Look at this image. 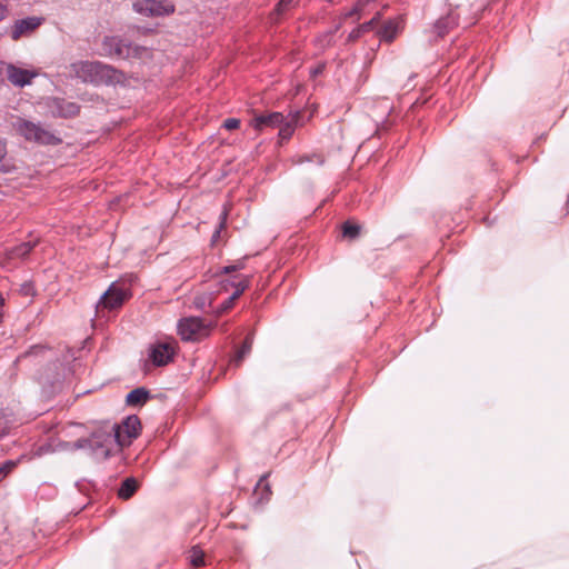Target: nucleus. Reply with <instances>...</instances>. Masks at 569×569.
<instances>
[{"label":"nucleus","instance_id":"nucleus-17","mask_svg":"<svg viewBox=\"0 0 569 569\" xmlns=\"http://www.w3.org/2000/svg\"><path fill=\"white\" fill-rule=\"evenodd\" d=\"M137 488V480L134 478H127L122 481L118 490V497L127 500L136 492Z\"/></svg>","mask_w":569,"mask_h":569},{"label":"nucleus","instance_id":"nucleus-1","mask_svg":"<svg viewBox=\"0 0 569 569\" xmlns=\"http://www.w3.org/2000/svg\"><path fill=\"white\" fill-rule=\"evenodd\" d=\"M70 72L83 82L113 83L120 81L121 73L113 67L99 61H78L70 64Z\"/></svg>","mask_w":569,"mask_h":569},{"label":"nucleus","instance_id":"nucleus-18","mask_svg":"<svg viewBox=\"0 0 569 569\" xmlns=\"http://www.w3.org/2000/svg\"><path fill=\"white\" fill-rule=\"evenodd\" d=\"M252 343H253V336H252L251 333H249V335L246 337V339H244V341H243V343H242L241 348L238 350V352H237V355H236V357H234V359H233V363H234L237 367L241 363V361L243 360V358H244L247 355H249V353H250L251 348H252Z\"/></svg>","mask_w":569,"mask_h":569},{"label":"nucleus","instance_id":"nucleus-24","mask_svg":"<svg viewBox=\"0 0 569 569\" xmlns=\"http://www.w3.org/2000/svg\"><path fill=\"white\" fill-rule=\"evenodd\" d=\"M342 230H343V236L349 237V238H356L360 233V227L358 224H352L349 222H346L343 224Z\"/></svg>","mask_w":569,"mask_h":569},{"label":"nucleus","instance_id":"nucleus-21","mask_svg":"<svg viewBox=\"0 0 569 569\" xmlns=\"http://www.w3.org/2000/svg\"><path fill=\"white\" fill-rule=\"evenodd\" d=\"M244 268V261L243 259L241 260H238L237 262L232 263V264H229V266H226V267H222L220 268L216 274H227V273H231V272H234V271H238V270H241Z\"/></svg>","mask_w":569,"mask_h":569},{"label":"nucleus","instance_id":"nucleus-4","mask_svg":"<svg viewBox=\"0 0 569 569\" xmlns=\"http://www.w3.org/2000/svg\"><path fill=\"white\" fill-rule=\"evenodd\" d=\"M13 127L17 132L28 141L51 146H56L61 142L59 137L42 127L40 123H34L32 121L19 118L13 123Z\"/></svg>","mask_w":569,"mask_h":569},{"label":"nucleus","instance_id":"nucleus-13","mask_svg":"<svg viewBox=\"0 0 569 569\" xmlns=\"http://www.w3.org/2000/svg\"><path fill=\"white\" fill-rule=\"evenodd\" d=\"M456 26H458V16L453 12H450L446 17H441L435 22L433 32L438 37H443Z\"/></svg>","mask_w":569,"mask_h":569},{"label":"nucleus","instance_id":"nucleus-14","mask_svg":"<svg viewBox=\"0 0 569 569\" xmlns=\"http://www.w3.org/2000/svg\"><path fill=\"white\" fill-rule=\"evenodd\" d=\"M38 243V240H29L26 242H22L13 248H11L8 252L10 259L16 258H24L29 254V252L36 247Z\"/></svg>","mask_w":569,"mask_h":569},{"label":"nucleus","instance_id":"nucleus-7","mask_svg":"<svg viewBox=\"0 0 569 569\" xmlns=\"http://www.w3.org/2000/svg\"><path fill=\"white\" fill-rule=\"evenodd\" d=\"M132 7L137 13L146 17H161L174 12V6L166 0H137Z\"/></svg>","mask_w":569,"mask_h":569},{"label":"nucleus","instance_id":"nucleus-31","mask_svg":"<svg viewBox=\"0 0 569 569\" xmlns=\"http://www.w3.org/2000/svg\"><path fill=\"white\" fill-rule=\"evenodd\" d=\"M240 126V120L237 118H228L223 121L222 127L227 130L238 129Z\"/></svg>","mask_w":569,"mask_h":569},{"label":"nucleus","instance_id":"nucleus-10","mask_svg":"<svg viewBox=\"0 0 569 569\" xmlns=\"http://www.w3.org/2000/svg\"><path fill=\"white\" fill-rule=\"evenodd\" d=\"M128 289L118 283L113 282L109 289L100 297L97 308L100 309H117L122 306V303L128 298Z\"/></svg>","mask_w":569,"mask_h":569},{"label":"nucleus","instance_id":"nucleus-3","mask_svg":"<svg viewBox=\"0 0 569 569\" xmlns=\"http://www.w3.org/2000/svg\"><path fill=\"white\" fill-rule=\"evenodd\" d=\"M119 436L110 430L97 431L89 439L78 440L77 448L89 447L98 460L108 459L114 451L120 450Z\"/></svg>","mask_w":569,"mask_h":569},{"label":"nucleus","instance_id":"nucleus-38","mask_svg":"<svg viewBox=\"0 0 569 569\" xmlns=\"http://www.w3.org/2000/svg\"><path fill=\"white\" fill-rule=\"evenodd\" d=\"M305 161H312V158L310 156H300L296 160H293V162L297 164H300Z\"/></svg>","mask_w":569,"mask_h":569},{"label":"nucleus","instance_id":"nucleus-22","mask_svg":"<svg viewBox=\"0 0 569 569\" xmlns=\"http://www.w3.org/2000/svg\"><path fill=\"white\" fill-rule=\"evenodd\" d=\"M11 428V420L7 413L0 411V439L8 435Z\"/></svg>","mask_w":569,"mask_h":569},{"label":"nucleus","instance_id":"nucleus-32","mask_svg":"<svg viewBox=\"0 0 569 569\" xmlns=\"http://www.w3.org/2000/svg\"><path fill=\"white\" fill-rule=\"evenodd\" d=\"M363 33L365 32L359 27H357L348 34L347 41L353 42L358 40Z\"/></svg>","mask_w":569,"mask_h":569},{"label":"nucleus","instance_id":"nucleus-30","mask_svg":"<svg viewBox=\"0 0 569 569\" xmlns=\"http://www.w3.org/2000/svg\"><path fill=\"white\" fill-rule=\"evenodd\" d=\"M295 0H279L277 7H276V12L278 14H281L283 13L286 10H288L292 3H293Z\"/></svg>","mask_w":569,"mask_h":569},{"label":"nucleus","instance_id":"nucleus-6","mask_svg":"<svg viewBox=\"0 0 569 569\" xmlns=\"http://www.w3.org/2000/svg\"><path fill=\"white\" fill-rule=\"evenodd\" d=\"M104 53L111 58L127 59L138 54V47H133L130 42L119 37H106L102 42Z\"/></svg>","mask_w":569,"mask_h":569},{"label":"nucleus","instance_id":"nucleus-40","mask_svg":"<svg viewBox=\"0 0 569 569\" xmlns=\"http://www.w3.org/2000/svg\"><path fill=\"white\" fill-rule=\"evenodd\" d=\"M68 111H69V114H76V113H78V107L73 103H69Z\"/></svg>","mask_w":569,"mask_h":569},{"label":"nucleus","instance_id":"nucleus-2","mask_svg":"<svg viewBox=\"0 0 569 569\" xmlns=\"http://www.w3.org/2000/svg\"><path fill=\"white\" fill-rule=\"evenodd\" d=\"M299 119V112L289 113L287 117L281 112H271L256 116L251 121V126L257 131H262L267 128H278L280 139L289 140L298 126Z\"/></svg>","mask_w":569,"mask_h":569},{"label":"nucleus","instance_id":"nucleus-34","mask_svg":"<svg viewBox=\"0 0 569 569\" xmlns=\"http://www.w3.org/2000/svg\"><path fill=\"white\" fill-rule=\"evenodd\" d=\"M9 14V7L8 4L0 1V22L4 20Z\"/></svg>","mask_w":569,"mask_h":569},{"label":"nucleus","instance_id":"nucleus-27","mask_svg":"<svg viewBox=\"0 0 569 569\" xmlns=\"http://www.w3.org/2000/svg\"><path fill=\"white\" fill-rule=\"evenodd\" d=\"M227 216H228V212L227 210H223L220 214V222H219V227L218 229L214 231V233L212 234V240H217L220 236V231L224 228V224H226V220H227Z\"/></svg>","mask_w":569,"mask_h":569},{"label":"nucleus","instance_id":"nucleus-15","mask_svg":"<svg viewBox=\"0 0 569 569\" xmlns=\"http://www.w3.org/2000/svg\"><path fill=\"white\" fill-rule=\"evenodd\" d=\"M149 398V391L144 388H136L127 395L126 402L128 406L143 405Z\"/></svg>","mask_w":569,"mask_h":569},{"label":"nucleus","instance_id":"nucleus-12","mask_svg":"<svg viewBox=\"0 0 569 569\" xmlns=\"http://www.w3.org/2000/svg\"><path fill=\"white\" fill-rule=\"evenodd\" d=\"M0 67L8 69V80L16 87L22 88L28 86L37 77V72L16 67L14 64H0Z\"/></svg>","mask_w":569,"mask_h":569},{"label":"nucleus","instance_id":"nucleus-23","mask_svg":"<svg viewBox=\"0 0 569 569\" xmlns=\"http://www.w3.org/2000/svg\"><path fill=\"white\" fill-rule=\"evenodd\" d=\"M369 1L370 0H366V1L359 0L349 11L345 12L343 17L351 18V17L357 16L359 18L360 12L365 8L366 3Z\"/></svg>","mask_w":569,"mask_h":569},{"label":"nucleus","instance_id":"nucleus-41","mask_svg":"<svg viewBox=\"0 0 569 569\" xmlns=\"http://www.w3.org/2000/svg\"><path fill=\"white\" fill-rule=\"evenodd\" d=\"M313 157L316 158L318 164L323 163V158L321 156H313Z\"/></svg>","mask_w":569,"mask_h":569},{"label":"nucleus","instance_id":"nucleus-5","mask_svg":"<svg viewBox=\"0 0 569 569\" xmlns=\"http://www.w3.org/2000/svg\"><path fill=\"white\" fill-rule=\"evenodd\" d=\"M209 327L199 317H189L178 322V333L184 341H197L209 336Z\"/></svg>","mask_w":569,"mask_h":569},{"label":"nucleus","instance_id":"nucleus-11","mask_svg":"<svg viewBox=\"0 0 569 569\" xmlns=\"http://www.w3.org/2000/svg\"><path fill=\"white\" fill-rule=\"evenodd\" d=\"M174 356V343L171 341H160L149 348V358L157 367L166 366Z\"/></svg>","mask_w":569,"mask_h":569},{"label":"nucleus","instance_id":"nucleus-20","mask_svg":"<svg viewBox=\"0 0 569 569\" xmlns=\"http://www.w3.org/2000/svg\"><path fill=\"white\" fill-rule=\"evenodd\" d=\"M189 559L193 567H201L204 565V552L199 547H192Z\"/></svg>","mask_w":569,"mask_h":569},{"label":"nucleus","instance_id":"nucleus-25","mask_svg":"<svg viewBox=\"0 0 569 569\" xmlns=\"http://www.w3.org/2000/svg\"><path fill=\"white\" fill-rule=\"evenodd\" d=\"M211 297L207 295L197 296L193 299V305L197 309L204 310L207 306H210Z\"/></svg>","mask_w":569,"mask_h":569},{"label":"nucleus","instance_id":"nucleus-35","mask_svg":"<svg viewBox=\"0 0 569 569\" xmlns=\"http://www.w3.org/2000/svg\"><path fill=\"white\" fill-rule=\"evenodd\" d=\"M323 69H325V64H319L316 68L311 69L310 70L311 77L312 78L318 77L319 74H321L323 72Z\"/></svg>","mask_w":569,"mask_h":569},{"label":"nucleus","instance_id":"nucleus-39","mask_svg":"<svg viewBox=\"0 0 569 569\" xmlns=\"http://www.w3.org/2000/svg\"><path fill=\"white\" fill-rule=\"evenodd\" d=\"M0 64H7L3 61H0ZM4 77L8 78V69L0 67V81H3Z\"/></svg>","mask_w":569,"mask_h":569},{"label":"nucleus","instance_id":"nucleus-33","mask_svg":"<svg viewBox=\"0 0 569 569\" xmlns=\"http://www.w3.org/2000/svg\"><path fill=\"white\" fill-rule=\"evenodd\" d=\"M379 17H380V14H379V13H377V16H376V17H373L370 21L365 22V23H362V24H360V26H358V27H359L363 32H367V31H369V30L373 27V24L378 21Z\"/></svg>","mask_w":569,"mask_h":569},{"label":"nucleus","instance_id":"nucleus-19","mask_svg":"<svg viewBox=\"0 0 569 569\" xmlns=\"http://www.w3.org/2000/svg\"><path fill=\"white\" fill-rule=\"evenodd\" d=\"M340 24L336 26L333 29L320 34L317 38V43L321 49H326L333 43V36L339 30Z\"/></svg>","mask_w":569,"mask_h":569},{"label":"nucleus","instance_id":"nucleus-26","mask_svg":"<svg viewBox=\"0 0 569 569\" xmlns=\"http://www.w3.org/2000/svg\"><path fill=\"white\" fill-rule=\"evenodd\" d=\"M18 465V461L14 460H7L1 467H0V477L4 478L7 475H9Z\"/></svg>","mask_w":569,"mask_h":569},{"label":"nucleus","instance_id":"nucleus-37","mask_svg":"<svg viewBox=\"0 0 569 569\" xmlns=\"http://www.w3.org/2000/svg\"><path fill=\"white\" fill-rule=\"evenodd\" d=\"M7 154V146L6 142L0 139V161L6 157Z\"/></svg>","mask_w":569,"mask_h":569},{"label":"nucleus","instance_id":"nucleus-16","mask_svg":"<svg viewBox=\"0 0 569 569\" xmlns=\"http://www.w3.org/2000/svg\"><path fill=\"white\" fill-rule=\"evenodd\" d=\"M249 284H250L249 277H243L238 281H234V280L228 281L224 284V288L227 289V286H231L234 288V292L230 296V301H236L244 292V290L249 287Z\"/></svg>","mask_w":569,"mask_h":569},{"label":"nucleus","instance_id":"nucleus-9","mask_svg":"<svg viewBox=\"0 0 569 569\" xmlns=\"http://www.w3.org/2000/svg\"><path fill=\"white\" fill-rule=\"evenodd\" d=\"M141 428L140 420L137 416H128L121 425L114 423L109 430L111 433H117L119 436V445L121 448L131 442L133 438L139 436V431Z\"/></svg>","mask_w":569,"mask_h":569},{"label":"nucleus","instance_id":"nucleus-36","mask_svg":"<svg viewBox=\"0 0 569 569\" xmlns=\"http://www.w3.org/2000/svg\"><path fill=\"white\" fill-rule=\"evenodd\" d=\"M234 301H230V297L221 303L220 306V311H227L228 309H230L232 306H233Z\"/></svg>","mask_w":569,"mask_h":569},{"label":"nucleus","instance_id":"nucleus-29","mask_svg":"<svg viewBox=\"0 0 569 569\" xmlns=\"http://www.w3.org/2000/svg\"><path fill=\"white\" fill-rule=\"evenodd\" d=\"M20 293L26 296V297L34 296L36 295V290H34L33 284L31 282L22 283L21 287H20Z\"/></svg>","mask_w":569,"mask_h":569},{"label":"nucleus","instance_id":"nucleus-42","mask_svg":"<svg viewBox=\"0 0 569 569\" xmlns=\"http://www.w3.org/2000/svg\"><path fill=\"white\" fill-rule=\"evenodd\" d=\"M0 171L8 172L9 170H8V169H6V167H4V166H1V167H0Z\"/></svg>","mask_w":569,"mask_h":569},{"label":"nucleus","instance_id":"nucleus-8","mask_svg":"<svg viewBox=\"0 0 569 569\" xmlns=\"http://www.w3.org/2000/svg\"><path fill=\"white\" fill-rule=\"evenodd\" d=\"M44 22L43 17L30 16L13 21L8 33L11 40L18 41L23 37H30Z\"/></svg>","mask_w":569,"mask_h":569},{"label":"nucleus","instance_id":"nucleus-28","mask_svg":"<svg viewBox=\"0 0 569 569\" xmlns=\"http://www.w3.org/2000/svg\"><path fill=\"white\" fill-rule=\"evenodd\" d=\"M383 37L389 39V40H392L395 34H396V26L393 22L389 21L388 23H386L385 28H383Z\"/></svg>","mask_w":569,"mask_h":569}]
</instances>
